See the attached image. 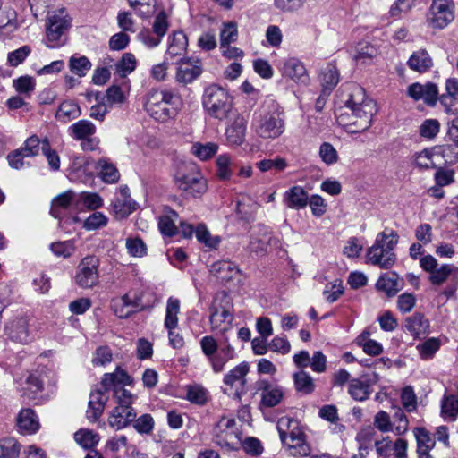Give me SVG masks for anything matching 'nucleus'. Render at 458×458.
I'll return each mask as SVG.
<instances>
[{
	"label": "nucleus",
	"mask_w": 458,
	"mask_h": 458,
	"mask_svg": "<svg viewBox=\"0 0 458 458\" xmlns=\"http://www.w3.org/2000/svg\"><path fill=\"white\" fill-rule=\"evenodd\" d=\"M340 102L343 106L337 109L336 119L347 132H363L371 126L375 105L361 87L349 85L346 92L342 93Z\"/></svg>",
	"instance_id": "obj_1"
},
{
	"label": "nucleus",
	"mask_w": 458,
	"mask_h": 458,
	"mask_svg": "<svg viewBox=\"0 0 458 458\" xmlns=\"http://www.w3.org/2000/svg\"><path fill=\"white\" fill-rule=\"evenodd\" d=\"M252 127L257 135L264 140L279 138L285 129L283 111L275 102L265 104L255 113Z\"/></svg>",
	"instance_id": "obj_2"
},
{
	"label": "nucleus",
	"mask_w": 458,
	"mask_h": 458,
	"mask_svg": "<svg viewBox=\"0 0 458 458\" xmlns=\"http://www.w3.org/2000/svg\"><path fill=\"white\" fill-rule=\"evenodd\" d=\"M398 235L391 230L387 234L386 231L379 233L374 244L367 250L368 261L382 269L391 268L396 262L394 249L397 245Z\"/></svg>",
	"instance_id": "obj_3"
},
{
	"label": "nucleus",
	"mask_w": 458,
	"mask_h": 458,
	"mask_svg": "<svg viewBox=\"0 0 458 458\" xmlns=\"http://www.w3.org/2000/svg\"><path fill=\"white\" fill-rule=\"evenodd\" d=\"M114 397L117 405L112 410L108 417V424L116 429H123L132 423L137 412L131 404L137 396L124 387H116Z\"/></svg>",
	"instance_id": "obj_4"
},
{
	"label": "nucleus",
	"mask_w": 458,
	"mask_h": 458,
	"mask_svg": "<svg viewBox=\"0 0 458 458\" xmlns=\"http://www.w3.org/2000/svg\"><path fill=\"white\" fill-rule=\"evenodd\" d=\"M202 104L212 118L223 121L233 114V100L228 92L216 84L205 89Z\"/></svg>",
	"instance_id": "obj_5"
},
{
	"label": "nucleus",
	"mask_w": 458,
	"mask_h": 458,
	"mask_svg": "<svg viewBox=\"0 0 458 458\" xmlns=\"http://www.w3.org/2000/svg\"><path fill=\"white\" fill-rule=\"evenodd\" d=\"M174 182L185 197L199 198L208 189L206 179L192 164H183L174 174Z\"/></svg>",
	"instance_id": "obj_6"
},
{
	"label": "nucleus",
	"mask_w": 458,
	"mask_h": 458,
	"mask_svg": "<svg viewBox=\"0 0 458 458\" xmlns=\"http://www.w3.org/2000/svg\"><path fill=\"white\" fill-rule=\"evenodd\" d=\"M176 95L169 90L152 89L145 102V110L155 120L164 123L175 115L174 104Z\"/></svg>",
	"instance_id": "obj_7"
},
{
	"label": "nucleus",
	"mask_w": 458,
	"mask_h": 458,
	"mask_svg": "<svg viewBox=\"0 0 458 458\" xmlns=\"http://www.w3.org/2000/svg\"><path fill=\"white\" fill-rule=\"evenodd\" d=\"M209 310L211 330L220 332L227 330L233 320L231 298L225 292L217 293L214 296Z\"/></svg>",
	"instance_id": "obj_8"
},
{
	"label": "nucleus",
	"mask_w": 458,
	"mask_h": 458,
	"mask_svg": "<svg viewBox=\"0 0 458 458\" xmlns=\"http://www.w3.org/2000/svg\"><path fill=\"white\" fill-rule=\"evenodd\" d=\"M213 440L227 451L238 450L241 445V437L235 419L222 417L213 428Z\"/></svg>",
	"instance_id": "obj_9"
},
{
	"label": "nucleus",
	"mask_w": 458,
	"mask_h": 458,
	"mask_svg": "<svg viewBox=\"0 0 458 458\" xmlns=\"http://www.w3.org/2000/svg\"><path fill=\"white\" fill-rule=\"evenodd\" d=\"M70 26L71 18L64 11L60 10L58 13L49 15L46 22L47 47L54 48L62 45L61 37Z\"/></svg>",
	"instance_id": "obj_10"
},
{
	"label": "nucleus",
	"mask_w": 458,
	"mask_h": 458,
	"mask_svg": "<svg viewBox=\"0 0 458 458\" xmlns=\"http://www.w3.org/2000/svg\"><path fill=\"white\" fill-rule=\"evenodd\" d=\"M99 259L96 256H87L78 265L75 283L81 288H91L98 282Z\"/></svg>",
	"instance_id": "obj_11"
},
{
	"label": "nucleus",
	"mask_w": 458,
	"mask_h": 458,
	"mask_svg": "<svg viewBox=\"0 0 458 458\" xmlns=\"http://www.w3.org/2000/svg\"><path fill=\"white\" fill-rule=\"evenodd\" d=\"M454 19V4L453 0H433L428 21L436 29L446 27Z\"/></svg>",
	"instance_id": "obj_12"
},
{
	"label": "nucleus",
	"mask_w": 458,
	"mask_h": 458,
	"mask_svg": "<svg viewBox=\"0 0 458 458\" xmlns=\"http://www.w3.org/2000/svg\"><path fill=\"white\" fill-rule=\"evenodd\" d=\"M202 71L199 60L181 59L176 67L175 81L182 85L190 84L201 74Z\"/></svg>",
	"instance_id": "obj_13"
},
{
	"label": "nucleus",
	"mask_w": 458,
	"mask_h": 458,
	"mask_svg": "<svg viewBox=\"0 0 458 458\" xmlns=\"http://www.w3.org/2000/svg\"><path fill=\"white\" fill-rule=\"evenodd\" d=\"M280 439L283 444L300 442L304 433L300 428V423L297 420L290 417H282L278 420L276 424Z\"/></svg>",
	"instance_id": "obj_14"
},
{
	"label": "nucleus",
	"mask_w": 458,
	"mask_h": 458,
	"mask_svg": "<svg viewBox=\"0 0 458 458\" xmlns=\"http://www.w3.org/2000/svg\"><path fill=\"white\" fill-rule=\"evenodd\" d=\"M112 212L116 219L126 218L137 208V203L131 198L127 186L120 188L119 195L112 202Z\"/></svg>",
	"instance_id": "obj_15"
},
{
	"label": "nucleus",
	"mask_w": 458,
	"mask_h": 458,
	"mask_svg": "<svg viewBox=\"0 0 458 458\" xmlns=\"http://www.w3.org/2000/svg\"><path fill=\"white\" fill-rule=\"evenodd\" d=\"M407 94L415 101L423 100L428 106H433L438 99V89L436 84L415 82L408 87Z\"/></svg>",
	"instance_id": "obj_16"
},
{
	"label": "nucleus",
	"mask_w": 458,
	"mask_h": 458,
	"mask_svg": "<svg viewBox=\"0 0 458 458\" xmlns=\"http://www.w3.org/2000/svg\"><path fill=\"white\" fill-rule=\"evenodd\" d=\"M258 390L261 391V404L271 408L277 405L284 397V389L267 380H259L257 383Z\"/></svg>",
	"instance_id": "obj_17"
},
{
	"label": "nucleus",
	"mask_w": 458,
	"mask_h": 458,
	"mask_svg": "<svg viewBox=\"0 0 458 458\" xmlns=\"http://www.w3.org/2000/svg\"><path fill=\"white\" fill-rule=\"evenodd\" d=\"M107 391L101 386L100 388L91 392L86 411V416L90 421H97L102 415L108 400Z\"/></svg>",
	"instance_id": "obj_18"
},
{
	"label": "nucleus",
	"mask_w": 458,
	"mask_h": 458,
	"mask_svg": "<svg viewBox=\"0 0 458 458\" xmlns=\"http://www.w3.org/2000/svg\"><path fill=\"white\" fill-rule=\"evenodd\" d=\"M5 333L13 341L21 344L30 341L28 321L25 318L19 317L10 320L5 325Z\"/></svg>",
	"instance_id": "obj_19"
},
{
	"label": "nucleus",
	"mask_w": 458,
	"mask_h": 458,
	"mask_svg": "<svg viewBox=\"0 0 458 458\" xmlns=\"http://www.w3.org/2000/svg\"><path fill=\"white\" fill-rule=\"evenodd\" d=\"M284 76L291 78L297 83L306 85L309 82V75L304 64L296 58H289L284 61L282 67Z\"/></svg>",
	"instance_id": "obj_20"
},
{
	"label": "nucleus",
	"mask_w": 458,
	"mask_h": 458,
	"mask_svg": "<svg viewBox=\"0 0 458 458\" xmlns=\"http://www.w3.org/2000/svg\"><path fill=\"white\" fill-rule=\"evenodd\" d=\"M271 241L270 230L264 225H258L250 236V250L255 253H263L267 250Z\"/></svg>",
	"instance_id": "obj_21"
},
{
	"label": "nucleus",
	"mask_w": 458,
	"mask_h": 458,
	"mask_svg": "<svg viewBox=\"0 0 458 458\" xmlns=\"http://www.w3.org/2000/svg\"><path fill=\"white\" fill-rule=\"evenodd\" d=\"M376 287L388 297H393L403 288V281L394 272L385 273L377 281Z\"/></svg>",
	"instance_id": "obj_22"
},
{
	"label": "nucleus",
	"mask_w": 458,
	"mask_h": 458,
	"mask_svg": "<svg viewBox=\"0 0 458 458\" xmlns=\"http://www.w3.org/2000/svg\"><path fill=\"white\" fill-rule=\"evenodd\" d=\"M132 382V377L129 376L126 371L117 368L114 372L104 375L101 385L105 390H109L113 387L114 392L116 387L130 386Z\"/></svg>",
	"instance_id": "obj_23"
},
{
	"label": "nucleus",
	"mask_w": 458,
	"mask_h": 458,
	"mask_svg": "<svg viewBox=\"0 0 458 458\" xmlns=\"http://www.w3.org/2000/svg\"><path fill=\"white\" fill-rule=\"evenodd\" d=\"M308 192L301 186H293L284 193L285 205L293 209H301L307 206Z\"/></svg>",
	"instance_id": "obj_24"
},
{
	"label": "nucleus",
	"mask_w": 458,
	"mask_h": 458,
	"mask_svg": "<svg viewBox=\"0 0 458 458\" xmlns=\"http://www.w3.org/2000/svg\"><path fill=\"white\" fill-rule=\"evenodd\" d=\"M246 120L237 116L233 123L226 129L225 135L229 144L240 146L245 140Z\"/></svg>",
	"instance_id": "obj_25"
},
{
	"label": "nucleus",
	"mask_w": 458,
	"mask_h": 458,
	"mask_svg": "<svg viewBox=\"0 0 458 458\" xmlns=\"http://www.w3.org/2000/svg\"><path fill=\"white\" fill-rule=\"evenodd\" d=\"M209 271L221 282L232 280L239 273L237 267L227 260H220L213 263L210 266Z\"/></svg>",
	"instance_id": "obj_26"
},
{
	"label": "nucleus",
	"mask_w": 458,
	"mask_h": 458,
	"mask_svg": "<svg viewBox=\"0 0 458 458\" xmlns=\"http://www.w3.org/2000/svg\"><path fill=\"white\" fill-rule=\"evenodd\" d=\"M407 64L412 71L423 73L433 66V60L425 49H420L412 53Z\"/></svg>",
	"instance_id": "obj_27"
},
{
	"label": "nucleus",
	"mask_w": 458,
	"mask_h": 458,
	"mask_svg": "<svg viewBox=\"0 0 458 458\" xmlns=\"http://www.w3.org/2000/svg\"><path fill=\"white\" fill-rule=\"evenodd\" d=\"M339 82V72L336 67L328 64L320 72V84L324 95H330Z\"/></svg>",
	"instance_id": "obj_28"
},
{
	"label": "nucleus",
	"mask_w": 458,
	"mask_h": 458,
	"mask_svg": "<svg viewBox=\"0 0 458 458\" xmlns=\"http://www.w3.org/2000/svg\"><path fill=\"white\" fill-rule=\"evenodd\" d=\"M67 132L76 140L89 139L96 133V126L89 120H80L69 126Z\"/></svg>",
	"instance_id": "obj_29"
},
{
	"label": "nucleus",
	"mask_w": 458,
	"mask_h": 458,
	"mask_svg": "<svg viewBox=\"0 0 458 458\" xmlns=\"http://www.w3.org/2000/svg\"><path fill=\"white\" fill-rule=\"evenodd\" d=\"M19 428L26 434H32L38 430L39 422L34 411L28 408L23 409L19 413L17 419Z\"/></svg>",
	"instance_id": "obj_30"
},
{
	"label": "nucleus",
	"mask_w": 458,
	"mask_h": 458,
	"mask_svg": "<svg viewBox=\"0 0 458 458\" xmlns=\"http://www.w3.org/2000/svg\"><path fill=\"white\" fill-rule=\"evenodd\" d=\"M404 327L414 337H420L427 333L429 322L423 314L415 313L405 319Z\"/></svg>",
	"instance_id": "obj_31"
},
{
	"label": "nucleus",
	"mask_w": 458,
	"mask_h": 458,
	"mask_svg": "<svg viewBox=\"0 0 458 458\" xmlns=\"http://www.w3.org/2000/svg\"><path fill=\"white\" fill-rule=\"evenodd\" d=\"M138 307V301L131 300L128 294L112 301V309L115 315L121 318L129 317Z\"/></svg>",
	"instance_id": "obj_32"
},
{
	"label": "nucleus",
	"mask_w": 458,
	"mask_h": 458,
	"mask_svg": "<svg viewBox=\"0 0 458 458\" xmlns=\"http://www.w3.org/2000/svg\"><path fill=\"white\" fill-rule=\"evenodd\" d=\"M457 274L458 267L454 265L445 264L431 272L428 276V281L434 286H441L447 282L450 277H455Z\"/></svg>",
	"instance_id": "obj_33"
},
{
	"label": "nucleus",
	"mask_w": 458,
	"mask_h": 458,
	"mask_svg": "<svg viewBox=\"0 0 458 458\" xmlns=\"http://www.w3.org/2000/svg\"><path fill=\"white\" fill-rule=\"evenodd\" d=\"M249 372V365L246 362H242L233 369H231L228 373H226L224 377V383L233 387L237 384L241 386H244L246 383V376Z\"/></svg>",
	"instance_id": "obj_34"
},
{
	"label": "nucleus",
	"mask_w": 458,
	"mask_h": 458,
	"mask_svg": "<svg viewBox=\"0 0 458 458\" xmlns=\"http://www.w3.org/2000/svg\"><path fill=\"white\" fill-rule=\"evenodd\" d=\"M188 45L187 36L182 31H176L169 38V45L166 50V58L181 55Z\"/></svg>",
	"instance_id": "obj_35"
},
{
	"label": "nucleus",
	"mask_w": 458,
	"mask_h": 458,
	"mask_svg": "<svg viewBox=\"0 0 458 458\" xmlns=\"http://www.w3.org/2000/svg\"><path fill=\"white\" fill-rule=\"evenodd\" d=\"M81 114V108L75 102L65 100L60 104L55 113V118L66 123L70 120L78 118Z\"/></svg>",
	"instance_id": "obj_36"
},
{
	"label": "nucleus",
	"mask_w": 458,
	"mask_h": 458,
	"mask_svg": "<svg viewBox=\"0 0 458 458\" xmlns=\"http://www.w3.org/2000/svg\"><path fill=\"white\" fill-rule=\"evenodd\" d=\"M295 390L303 394H310L315 389L312 377L303 369L293 375Z\"/></svg>",
	"instance_id": "obj_37"
},
{
	"label": "nucleus",
	"mask_w": 458,
	"mask_h": 458,
	"mask_svg": "<svg viewBox=\"0 0 458 458\" xmlns=\"http://www.w3.org/2000/svg\"><path fill=\"white\" fill-rule=\"evenodd\" d=\"M74 195V192L68 191L55 198L52 201L50 210L51 215L55 218H60L62 216L63 210H65L70 207Z\"/></svg>",
	"instance_id": "obj_38"
},
{
	"label": "nucleus",
	"mask_w": 458,
	"mask_h": 458,
	"mask_svg": "<svg viewBox=\"0 0 458 458\" xmlns=\"http://www.w3.org/2000/svg\"><path fill=\"white\" fill-rule=\"evenodd\" d=\"M180 311V301L170 297L167 301L165 327L168 330H174L178 326V314Z\"/></svg>",
	"instance_id": "obj_39"
},
{
	"label": "nucleus",
	"mask_w": 458,
	"mask_h": 458,
	"mask_svg": "<svg viewBox=\"0 0 458 458\" xmlns=\"http://www.w3.org/2000/svg\"><path fill=\"white\" fill-rule=\"evenodd\" d=\"M178 218V214L172 210H166L165 214L160 216L158 227L162 234L166 236H173L177 231L175 221Z\"/></svg>",
	"instance_id": "obj_40"
},
{
	"label": "nucleus",
	"mask_w": 458,
	"mask_h": 458,
	"mask_svg": "<svg viewBox=\"0 0 458 458\" xmlns=\"http://www.w3.org/2000/svg\"><path fill=\"white\" fill-rule=\"evenodd\" d=\"M371 393L370 385L358 378H353L349 384V394L357 401H364Z\"/></svg>",
	"instance_id": "obj_41"
},
{
	"label": "nucleus",
	"mask_w": 458,
	"mask_h": 458,
	"mask_svg": "<svg viewBox=\"0 0 458 458\" xmlns=\"http://www.w3.org/2000/svg\"><path fill=\"white\" fill-rule=\"evenodd\" d=\"M446 93L443 94L439 100L445 106H452L458 100V79L450 78L445 81Z\"/></svg>",
	"instance_id": "obj_42"
},
{
	"label": "nucleus",
	"mask_w": 458,
	"mask_h": 458,
	"mask_svg": "<svg viewBox=\"0 0 458 458\" xmlns=\"http://www.w3.org/2000/svg\"><path fill=\"white\" fill-rule=\"evenodd\" d=\"M197 240L210 249H216L220 243L219 236H213L205 225H199L195 229Z\"/></svg>",
	"instance_id": "obj_43"
},
{
	"label": "nucleus",
	"mask_w": 458,
	"mask_h": 458,
	"mask_svg": "<svg viewBox=\"0 0 458 458\" xmlns=\"http://www.w3.org/2000/svg\"><path fill=\"white\" fill-rule=\"evenodd\" d=\"M0 458H19L21 445L14 438H4L0 442Z\"/></svg>",
	"instance_id": "obj_44"
},
{
	"label": "nucleus",
	"mask_w": 458,
	"mask_h": 458,
	"mask_svg": "<svg viewBox=\"0 0 458 458\" xmlns=\"http://www.w3.org/2000/svg\"><path fill=\"white\" fill-rule=\"evenodd\" d=\"M441 414L445 418L455 420L458 415V398L455 395L444 396L441 403Z\"/></svg>",
	"instance_id": "obj_45"
},
{
	"label": "nucleus",
	"mask_w": 458,
	"mask_h": 458,
	"mask_svg": "<svg viewBox=\"0 0 458 458\" xmlns=\"http://www.w3.org/2000/svg\"><path fill=\"white\" fill-rule=\"evenodd\" d=\"M71 71L76 75L82 77L91 69V63L88 57L81 55L79 57L72 56L69 61Z\"/></svg>",
	"instance_id": "obj_46"
},
{
	"label": "nucleus",
	"mask_w": 458,
	"mask_h": 458,
	"mask_svg": "<svg viewBox=\"0 0 458 458\" xmlns=\"http://www.w3.org/2000/svg\"><path fill=\"white\" fill-rule=\"evenodd\" d=\"M218 150V145L214 142L206 144L194 143L191 147L192 153L201 160H207L213 157Z\"/></svg>",
	"instance_id": "obj_47"
},
{
	"label": "nucleus",
	"mask_w": 458,
	"mask_h": 458,
	"mask_svg": "<svg viewBox=\"0 0 458 458\" xmlns=\"http://www.w3.org/2000/svg\"><path fill=\"white\" fill-rule=\"evenodd\" d=\"M100 177L106 183H114L119 179V172L116 167L106 160H99Z\"/></svg>",
	"instance_id": "obj_48"
},
{
	"label": "nucleus",
	"mask_w": 458,
	"mask_h": 458,
	"mask_svg": "<svg viewBox=\"0 0 458 458\" xmlns=\"http://www.w3.org/2000/svg\"><path fill=\"white\" fill-rule=\"evenodd\" d=\"M357 54L354 58L358 62L366 64L377 55L378 50L368 42L360 43L357 47Z\"/></svg>",
	"instance_id": "obj_49"
},
{
	"label": "nucleus",
	"mask_w": 458,
	"mask_h": 458,
	"mask_svg": "<svg viewBox=\"0 0 458 458\" xmlns=\"http://www.w3.org/2000/svg\"><path fill=\"white\" fill-rule=\"evenodd\" d=\"M76 442L84 448H91L99 441L98 434L89 429H81L74 434Z\"/></svg>",
	"instance_id": "obj_50"
},
{
	"label": "nucleus",
	"mask_w": 458,
	"mask_h": 458,
	"mask_svg": "<svg viewBox=\"0 0 458 458\" xmlns=\"http://www.w3.org/2000/svg\"><path fill=\"white\" fill-rule=\"evenodd\" d=\"M136 63V58L131 53H125L123 55L121 60L115 64L116 72L121 77H125L135 70Z\"/></svg>",
	"instance_id": "obj_51"
},
{
	"label": "nucleus",
	"mask_w": 458,
	"mask_h": 458,
	"mask_svg": "<svg viewBox=\"0 0 458 458\" xmlns=\"http://www.w3.org/2000/svg\"><path fill=\"white\" fill-rule=\"evenodd\" d=\"M440 123L437 119H427L420 126L419 132L422 138L433 140L438 134Z\"/></svg>",
	"instance_id": "obj_52"
},
{
	"label": "nucleus",
	"mask_w": 458,
	"mask_h": 458,
	"mask_svg": "<svg viewBox=\"0 0 458 458\" xmlns=\"http://www.w3.org/2000/svg\"><path fill=\"white\" fill-rule=\"evenodd\" d=\"M134 429L140 434H150L154 428V420L150 414H142L132 421Z\"/></svg>",
	"instance_id": "obj_53"
},
{
	"label": "nucleus",
	"mask_w": 458,
	"mask_h": 458,
	"mask_svg": "<svg viewBox=\"0 0 458 458\" xmlns=\"http://www.w3.org/2000/svg\"><path fill=\"white\" fill-rule=\"evenodd\" d=\"M26 388L24 394L28 395L30 399H36L35 394L41 392L44 388L43 381L38 376L30 374L26 379Z\"/></svg>",
	"instance_id": "obj_54"
},
{
	"label": "nucleus",
	"mask_w": 458,
	"mask_h": 458,
	"mask_svg": "<svg viewBox=\"0 0 458 458\" xmlns=\"http://www.w3.org/2000/svg\"><path fill=\"white\" fill-rule=\"evenodd\" d=\"M31 53L30 47L25 45L20 48L12 51L8 54L7 62L10 66L16 67L30 55Z\"/></svg>",
	"instance_id": "obj_55"
},
{
	"label": "nucleus",
	"mask_w": 458,
	"mask_h": 458,
	"mask_svg": "<svg viewBox=\"0 0 458 458\" xmlns=\"http://www.w3.org/2000/svg\"><path fill=\"white\" fill-rule=\"evenodd\" d=\"M237 26L235 22H229L225 25L220 33L221 48H225L232 42L237 39Z\"/></svg>",
	"instance_id": "obj_56"
},
{
	"label": "nucleus",
	"mask_w": 458,
	"mask_h": 458,
	"mask_svg": "<svg viewBox=\"0 0 458 458\" xmlns=\"http://www.w3.org/2000/svg\"><path fill=\"white\" fill-rule=\"evenodd\" d=\"M50 250L57 257L68 258L74 252L75 248L72 241H64L53 242Z\"/></svg>",
	"instance_id": "obj_57"
},
{
	"label": "nucleus",
	"mask_w": 458,
	"mask_h": 458,
	"mask_svg": "<svg viewBox=\"0 0 458 458\" xmlns=\"http://www.w3.org/2000/svg\"><path fill=\"white\" fill-rule=\"evenodd\" d=\"M276 9L284 13H294L301 10L306 0H273Z\"/></svg>",
	"instance_id": "obj_58"
},
{
	"label": "nucleus",
	"mask_w": 458,
	"mask_h": 458,
	"mask_svg": "<svg viewBox=\"0 0 458 458\" xmlns=\"http://www.w3.org/2000/svg\"><path fill=\"white\" fill-rule=\"evenodd\" d=\"M42 140L36 135L28 138L23 146L20 148L28 157H36L41 150Z\"/></svg>",
	"instance_id": "obj_59"
},
{
	"label": "nucleus",
	"mask_w": 458,
	"mask_h": 458,
	"mask_svg": "<svg viewBox=\"0 0 458 458\" xmlns=\"http://www.w3.org/2000/svg\"><path fill=\"white\" fill-rule=\"evenodd\" d=\"M413 162L415 166L420 169H429L435 166L432 153L428 149H424L420 152L415 153L413 156Z\"/></svg>",
	"instance_id": "obj_60"
},
{
	"label": "nucleus",
	"mask_w": 458,
	"mask_h": 458,
	"mask_svg": "<svg viewBox=\"0 0 458 458\" xmlns=\"http://www.w3.org/2000/svg\"><path fill=\"white\" fill-rule=\"evenodd\" d=\"M440 343L437 338H429L425 341L422 344L419 345L420 355L423 360L431 358L435 352L439 349Z\"/></svg>",
	"instance_id": "obj_61"
},
{
	"label": "nucleus",
	"mask_w": 458,
	"mask_h": 458,
	"mask_svg": "<svg viewBox=\"0 0 458 458\" xmlns=\"http://www.w3.org/2000/svg\"><path fill=\"white\" fill-rule=\"evenodd\" d=\"M41 151L47 159V162L53 170H58L60 167L59 156L50 148L49 140L45 138L42 140Z\"/></svg>",
	"instance_id": "obj_62"
},
{
	"label": "nucleus",
	"mask_w": 458,
	"mask_h": 458,
	"mask_svg": "<svg viewBox=\"0 0 458 458\" xmlns=\"http://www.w3.org/2000/svg\"><path fill=\"white\" fill-rule=\"evenodd\" d=\"M319 156L322 161L327 165H333L338 160V154L336 149L327 142L321 144L319 148Z\"/></svg>",
	"instance_id": "obj_63"
},
{
	"label": "nucleus",
	"mask_w": 458,
	"mask_h": 458,
	"mask_svg": "<svg viewBox=\"0 0 458 458\" xmlns=\"http://www.w3.org/2000/svg\"><path fill=\"white\" fill-rule=\"evenodd\" d=\"M374 425L381 432H389L393 430L391 416L384 411H380L375 415Z\"/></svg>",
	"instance_id": "obj_64"
}]
</instances>
